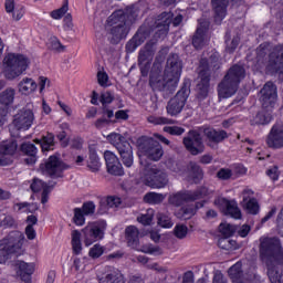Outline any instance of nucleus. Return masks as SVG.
Returning <instances> with one entry per match:
<instances>
[{
    "mask_svg": "<svg viewBox=\"0 0 283 283\" xmlns=\"http://www.w3.org/2000/svg\"><path fill=\"white\" fill-rule=\"evenodd\" d=\"M260 259L268 266L271 283H283V249L280 239L262 237L259 248Z\"/></svg>",
    "mask_w": 283,
    "mask_h": 283,
    "instance_id": "obj_1",
    "label": "nucleus"
},
{
    "mask_svg": "<svg viewBox=\"0 0 283 283\" xmlns=\"http://www.w3.org/2000/svg\"><path fill=\"white\" fill-rule=\"evenodd\" d=\"M268 52V44H261L256 49L255 70H264L265 67L270 74H283V44L274 46L266 60Z\"/></svg>",
    "mask_w": 283,
    "mask_h": 283,
    "instance_id": "obj_2",
    "label": "nucleus"
},
{
    "mask_svg": "<svg viewBox=\"0 0 283 283\" xmlns=\"http://www.w3.org/2000/svg\"><path fill=\"white\" fill-rule=\"evenodd\" d=\"M260 102L262 104L263 109L254 117L255 125H269L271 120H273V116L271 115V109L275 107V103L277 102V87L272 82L265 83L263 88L261 90Z\"/></svg>",
    "mask_w": 283,
    "mask_h": 283,
    "instance_id": "obj_3",
    "label": "nucleus"
},
{
    "mask_svg": "<svg viewBox=\"0 0 283 283\" xmlns=\"http://www.w3.org/2000/svg\"><path fill=\"white\" fill-rule=\"evenodd\" d=\"M244 76V67L241 65L232 66L218 86L219 98H231V96L238 92L240 81H242Z\"/></svg>",
    "mask_w": 283,
    "mask_h": 283,
    "instance_id": "obj_4",
    "label": "nucleus"
},
{
    "mask_svg": "<svg viewBox=\"0 0 283 283\" xmlns=\"http://www.w3.org/2000/svg\"><path fill=\"white\" fill-rule=\"evenodd\" d=\"M108 24L111 25L108 40L114 45L120 43V41H123V39L129 34V27L127 25V13H125L123 10L113 12L108 18Z\"/></svg>",
    "mask_w": 283,
    "mask_h": 283,
    "instance_id": "obj_5",
    "label": "nucleus"
},
{
    "mask_svg": "<svg viewBox=\"0 0 283 283\" xmlns=\"http://www.w3.org/2000/svg\"><path fill=\"white\" fill-rule=\"evenodd\" d=\"M4 76L9 81L19 78L30 66V60L23 54L9 53L4 60Z\"/></svg>",
    "mask_w": 283,
    "mask_h": 283,
    "instance_id": "obj_6",
    "label": "nucleus"
},
{
    "mask_svg": "<svg viewBox=\"0 0 283 283\" xmlns=\"http://www.w3.org/2000/svg\"><path fill=\"white\" fill-rule=\"evenodd\" d=\"M25 242V235L20 231L11 232L0 241V264H6L12 253H21V248Z\"/></svg>",
    "mask_w": 283,
    "mask_h": 283,
    "instance_id": "obj_7",
    "label": "nucleus"
},
{
    "mask_svg": "<svg viewBox=\"0 0 283 283\" xmlns=\"http://www.w3.org/2000/svg\"><path fill=\"white\" fill-rule=\"evenodd\" d=\"M140 165L143 169L142 179L147 187H151V189H163V187H167L169 179H167V172L165 170H160L158 167L149 164H144L143 159H140Z\"/></svg>",
    "mask_w": 283,
    "mask_h": 283,
    "instance_id": "obj_8",
    "label": "nucleus"
},
{
    "mask_svg": "<svg viewBox=\"0 0 283 283\" xmlns=\"http://www.w3.org/2000/svg\"><path fill=\"white\" fill-rule=\"evenodd\" d=\"M107 223L103 220L91 221L82 229V238L84 247H92L94 242L105 238Z\"/></svg>",
    "mask_w": 283,
    "mask_h": 283,
    "instance_id": "obj_9",
    "label": "nucleus"
},
{
    "mask_svg": "<svg viewBox=\"0 0 283 283\" xmlns=\"http://www.w3.org/2000/svg\"><path fill=\"white\" fill-rule=\"evenodd\" d=\"M213 193L209 188L202 187L198 190L191 191H179L169 196L168 202L174 207H181L186 202H193V200H200L202 198H209Z\"/></svg>",
    "mask_w": 283,
    "mask_h": 283,
    "instance_id": "obj_10",
    "label": "nucleus"
},
{
    "mask_svg": "<svg viewBox=\"0 0 283 283\" xmlns=\"http://www.w3.org/2000/svg\"><path fill=\"white\" fill-rule=\"evenodd\" d=\"M32 125H34V112L30 108H22L13 116L9 132L17 136V132H28Z\"/></svg>",
    "mask_w": 283,
    "mask_h": 283,
    "instance_id": "obj_11",
    "label": "nucleus"
},
{
    "mask_svg": "<svg viewBox=\"0 0 283 283\" xmlns=\"http://www.w3.org/2000/svg\"><path fill=\"white\" fill-rule=\"evenodd\" d=\"M164 74L168 78V83L178 85L182 74V62H180L178 54H172L168 57Z\"/></svg>",
    "mask_w": 283,
    "mask_h": 283,
    "instance_id": "obj_12",
    "label": "nucleus"
},
{
    "mask_svg": "<svg viewBox=\"0 0 283 283\" xmlns=\"http://www.w3.org/2000/svg\"><path fill=\"white\" fill-rule=\"evenodd\" d=\"M139 151L144 154L150 160L158 161L163 158L165 150L160 143L153 138H146L142 144H139Z\"/></svg>",
    "mask_w": 283,
    "mask_h": 283,
    "instance_id": "obj_13",
    "label": "nucleus"
},
{
    "mask_svg": "<svg viewBox=\"0 0 283 283\" xmlns=\"http://www.w3.org/2000/svg\"><path fill=\"white\" fill-rule=\"evenodd\" d=\"M184 146L191 156H198L205 151V142L202 135L196 130H190L186 137H184Z\"/></svg>",
    "mask_w": 283,
    "mask_h": 283,
    "instance_id": "obj_14",
    "label": "nucleus"
},
{
    "mask_svg": "<svg viewBox=\"0 0 283 283\" xmlns=\"http://www.w3.org/2000/svg\"><path fill=\"white\" fill-rule=\"evenodd\" d=\"M42 171L52 178H61L67 166L56 156H50L45 164L41 165Z\"/></svg>",
    "mask_w": 283,
    "mask_h": 283,
    "instance_id": "obj_15",
    "label": "nucleus"
},
{
    "mask_svg": "<svg viewBox=\"0 0 283 283\" xmlns=\"http://www.w3.org/2000/svg\"><path fill=\"white\" fill-rule=\"evenodd\" d=\"M229 277L232 280L233 283H244L252 282L253 277H255V268L251 266L249 272L242 271V262H237L232 265L228 271Z\"/></svg>",
    "mask_w": 283,
    "mask_h": 283,
    "instance_id": "obj_16",
    "label": "nucleus"
},
{
    "mask_svg": "<svg viewBox=\"0 0 283 283\" xmlns=\"http://www.w3.org/2000/svg\"><path fill=\"white\" fill-rule=\"evenodd\" d=\"M14 90L8 88L0 94V127L8 123V114H10V105L14 103Z\"/></svg>",
    "mask_w": 283,
    "mask_h": 283,
    "instance_id": "obj_17",
    "label": "nucleus"
},
{
    "mask_svg": "<svg viewBox=\"0 0 283 283\" xmlns=\"http://www.w3.org/2000/svg\"><path fill=\"white\" fill-rule=\"evenodd\" d=\"M187 98H189V93H187V90L182 88L168 102L166 107L167 114H169V116H178V114L185 109Z\"/></svg>",
    "mask_w": 283,
    "mask_h": 283,
    "instance_id": "obj_18",
    "label": "nucleus"
},
{
    "mask_svg": "<svg viewBox=\"0 0 283 283\" xmlns=\"http://www.w3.org/2000/svg\"><path fill=\"white\" fill-rule=\"evenodd\" d=\"M171 21L172 25L175 28H178V25L182 23V14H178L176 18H174V13L164 12L158 15L155 24L156 28H158L159 32H161V34H167V32H169V25H171Z\"/></svg>",
    "mask_w": 283,
    "mask_h": 283,
    "instance_id": "obj_19",
    "label": "nucleus"
},
{
    "mask_svg": "<svg viewBox=\"0 0 283 283\" xmlns=\"http://www.w3.org/2000/svg\"><path fill=\"white\" fill-rule=\"evenodd\" d=\"M214 207H218L220 211L226 213V216L234 218V220H240V218H242V212L240 211V208H238V203L235 201H229L222 197H218L214 200Z\"/></svg>",
    "mask_w": 283,
    "mask_h": 283,
    "instance_id": "obj_20",
    "label": "nucleus"
},
{
    "mask_svg": "<svg viewBox=\"0 0 283 283\" xmlns=\"http://www.w3.org/2000/svg\"><path fill=\"white\" fill-rule=\"evenodd\" d=\"M17 142L7 140L0 143V166L7 167V165H12V156L17 153Z\"/></svg>",
    "mask_w": 283,
    "mask_h": 283,
    "instance_id": "obj_21",
    "label": "nucleus"
},
{
    "mask_svg": "<svg viewBox=\"0 0 283 283\" xmlns=\"http://www.w3.org/2000/svg\"><path fill=\"white\" fill-rule=\"evenodd\" d=\"M104 159L106 163L108 174L112 176H123L125 172L123 171V165L118 160V157L109 150L104 153Z\"/></svg>",
    "mask_w": 283,
    "mask_h": 283,
    "instance_id": "obj_22",
    "label": "nucleus"
},
{
    "mask_svg": "<svg viewBox=\"0 0 283 283\" xmlns=\"http://www.w3.org/2000/svg\"><path fill=\"white\" fill-rule=\"evenodd\" d=\"M149 85L155 92H163V90H171V87L177 86V84L169 83V78L165 76V73L164 76L158 75L157 73H151Z\"/></svg>",
    "mask_w": 283,
    "mask_h": 283,
    "instance_id": "obj_23",
    "label": "nucleus"
},
{
    "mask_svg": "<svg viewBox=\"0 0 283 283\" xmlns=\"http://www.w3.org/2000/svg\"><path fill=\"white\" fill-rule=\"evenodd\" d=\"M266 144L273 149H280L283 147V125H275L272 127Z\"/></svg>",
    "mask_w": 283,
    "mask_h": 283,
    "instance_id": "obj_24",
    "label": "nucleus"
},
{
    "mask_svg": "<svg viewBox=\"0 0 283 283\" xmlns=\"http://www.w3.org/2000/svg\"><path fill=\"white\" fill-rule=\"evenodd\" d=\"M15 271L17 274L21 277L22 282L30 283L32 281V274L34 273V263L17 261Z\"/></svg>",
    "mask_w": 283,
    "mask_h": 283,
    "instance_id": "obj_25",
    "label": "nucleus"
},
{
    "mask_svg": "<svg viewBox=\"0 0 283 283\" xmlns=\"http://www.w3.org/2000/svg\"><path fill=\"white\" fill-rule=\"evenodd\" d=\"M39 84L32 77H23L18 84V92L23 96H30L36 92Z\"/></svg>",
    "mask_w": 283,
    "mask_h": 283,
    "instance_id": "obj_26",
    "label": "nucleus"
},
{
    "mask_svg": "<svg viewBox=\"0 0 283 283\" xmlns=\"http://www.w3.org/2000/svg\"><path fill=\"white\" fill-rule=\"evenodd\" d=\"M99 283H125V276L114 268H106V274L99 277Z\"/></svg>",
    "mask_w": 283,
    "mask_h": 283,
    "instance_id": "obj_27",
    "label": "nucleus"
},
{
    "mask_svg": "<svg viewBox=\"0 0 283 283\" xmlns=\"http://www.w3.org/2000/svg\"><path fill=\"white\" fill-rule=\"evenodd\" d=\"M211 4L214 10V20L217 23H220V21L227 17L229 0H211Z\"/></svg>",
    "mask_w": 283,
    "mask_h": 283,
    "instance_id": "obj_28",
    "label": "nucleus"
},
{
    "mask_svg": "<svg viewBox=\"0 0 283 283\" xmlns=\"http://www.w3.org/2000/svg\"><path fill=\"white\" fill-rule=\"evenodd\" d=\"M207 41V25L200 24L192 38V45L196 48V50H200V48H205Z\"/></svg>",
    "mask_w": 283,
    "mask_h": 283,
    "instance_id": "obj_29",
    "label": "nucleus"
},
{
    "mask_svg": "<svg viewBox=\"0 0 283 283\" xmlns=\"http://www.w3.org/2000/svg\"><path fill=\"white\" fill-rule=\"evenodd\" d=\"M6 10L10 14L12 12V19L14 21H21L23 19V14H25V10L22 6H15L14 0H6Z\"/></svg>",
    "mask_w": 283,
    "mask_h": 283,
    "instance_id": "obj_30",
    "label": "nucleus"
},
{
    "mask_svg": "<svg viewBox=\"0 0 283 283\" xmlns=\"http://www.w3.org/2000/svg\"><path fill=\"white\" fill-rule=\"evenodd\" d=\"M21 149L23 154L28 156L27 158H24V163H27V165H34L36 163L38 154L36 146H34V144L24 143L21 145Z\"/></svg>",
    "mask_w": 283,
    "mask_h": 283,
    "instance_id": "obj_31",
    "label": "nucleus"
},
{
    "mask_svg": "<svg viewBox=\"0 0 283 283\" xmlns=\"http://www.w3.org/2000/svg\"><path fill=\"white\" fill-rule=\"evenodd\" d=\"M123 165L126 167H132L134 165V150H132L130 144H125V146L118 150Z\"/></svg>",
    "mask_w": 283,
    "mask_h": 283,
    "instance_id": "obj_32",
    "label": "nucleus"
},
{
    "mask_svg": "<svg viewBox=\"0 0 283 283\" xmlns=\"http://www.w3.org/2000/svg\"><path fill=\"white\" fill-rule=\"evenodd\" d=\"M87 168L93 172L99 171L101 169V158L96 154V148L92 146L88 148Z\"/></svg>",
    "mask_w": 283,
    "mask_h": 283,
    "instance_id": "obj_33",
    "label": "nucleus"
},
{
    "mask_svg": "<svg viewBox=\"0 0 283 283\" xmlns=\"http://www.w3.org/2000/svg\"><path fill=\"white\" fill-rule=\"evenodd\" d=\"M202 207H205V203H197V207H187V208H181L177 213V218H179L180 220H189L191 218H193V216H196V211H198V209H202Z\"/></svg>",
    "mask_w": 283,
    "mask_h": 283,
    "instance_id": "obj_34",
    "label": "nucleus"
},
{
    "mask_svg": "<svg viewBox=\"0 0 283 283\" xmlns=\"http://www.w3.org/2000/svg\"><path fill=\"white\" fill-rule=\"evenodd\" d=\"M106 138L111 145L116 147L117 151L123 149L125 145H129V142L118 133H111Z\"/></svg>",
    "mask_w": 283,
    "mask_h": 283,
    "instance_id": "obj_35",
    "label": "nucleus"
},
{
    "mask_svg": "<svg viewBox=\"0 0 283 283\" xmlns=\"http://www.w3.org/2000/svg\"><path fill=\"white\" fill-rule=\"evenodd\" d=\"M71 244L73 249V253L75 255H81L83 252V242L81 241V231L73 230L71 232Z\"/></svg>",
    "mask_w": 283,
    "mask_h": 283,
    "instance_id": "obj_36",
    "label": "nucleus"
},
{
    "mask_svg": "<svg viewBox=\"0 0 283 283\" xmlns=\"http://www.w3.org/2000/svg\"><path fill=\"white\" fill-rule=\"evenodd\" d=\"M205 134L211 143H222V140L228 137L227 132L216 130L213 128H207Z\"/></svg>",
    "mask_w": 283,
    "mask_h": 283,
    "instance_id": "obj_37",
    "label": "nucleus"
},
{
    "mask_svg": "<svg viewBox=\"0 0 283 283\" xmlns=\"http://www.w3.org/2000/svg\"><path fill=\"white\" fill-rule=\"evenodd\" d=\"M35 143L41 145L42 151H52V149H54V135L48 133L42 139H35Z\"/></svg>",
    "mask_w": 283,
    "mask_h": 283,
    "instance_id": "obj_38",
    "label": "nucleus"
},
{
    "mask_svg": "<svg viewBox=\"0 0 283 283\" xmlns=\"http://www.w3.org/2000/svg\"><path fill=\"white\" fill-rule=\"evenodd\" d=\"M188 170L190 180H193L195 182H200V180H202V169L198 164L190 163L188 165Z\"/></svg>",
    "mask_w": 283,
    "mask_h": 283,
    "instance_id": "obj_39",
    "label": "nucleus"
},
{
    "mask_svg": "<svg viewBox=\"0 0 283 283\" xmlns=\"http://www.w3.org/2000/svg\"><path fill=\"white\" fill-rule=\"evenodd\" d=\"M125 233L128 244L134 245L138 243V238L140 235L138 228H136L135 226H129L126 228Z\"/></svg>",
    "mask_w": 283,
    "mask_h": 283,
    "instance_id": "obj_40",
    "label": "nucleus"
},
{
    "mask_svg": "<svg viewBox=\"0 0 283 283\" xmlns=\"http://www.w3.org/2000/svg\"><path fill=\"white\" fill-rule=\"evenodd\" d=\"M15 211H21V213H34V211L39 210V205L36 203H28V202H20L13 206Z\"/></svg>",
    "mask_w": 283,
    "mask_h": 283,
    "instance_id": "obj_41",
    "label": "nucleus"
},
{
    "mask_svg": "<svg viewBox=\"0 0 283 283\" xmlns=\"http://www.w3.org/2000/svg\"><path fill=\"white\" fill-rule=\"evenodd\" d=\"M154 209L149 208L146 210L145 213H142L137 217V222H139V224H143L144 227H149V224L154 222Z\"/></svg>",
    "mask_w": 283,
    "mask_h": 283,
    "instance_id": "obj_42",
    "label": "nucleus"
},
{
    "mask_svg": "<svg viewBox=\"0 0 283 283\" xmlns=\"http://www.w3.org/2000/svg\"><path fill=\"white\" fill-rule=\"evenodd\" d=\"M154 61V50L151 46H146L139 52L138 63H151Z\"/></svg>",
    "mask_w": 283,
    "mask_h": 283,
    "instance_id": "obj_43",
    "label": "nucleus"
},
{
    "mask_svg": "<svg viewBox=\"0 0 283 283\" xmlns=\"http://www.w3.org/2000/svg\"><path fill=\"white\" fill-rule=\"evenodd\" d=\"M207 65V67H211L212 70H218L219 65H220V53L218 52H213L209 60H201V65Z\"/></svg>",
    "mask_w": 283,
    "mask_h": 283,
    "instance_id": "obj_44",
    "label": "nucleus"
},
{
    "mask_svg": "<svg viewBox=\"0 0 283 283\" xmlns=\"http://www.w3.org/2000/svg\"><path fill=\"white\" fill-rule=\"evenodd\" d=\"M242 205L245 211H248V213H251L252 216H255L258 211H260V205L255 199H250L249 201H242Z\"/></svg>",
    "mask_w": 283,
    "mask_h": 283,
    "instance_id": "obj_45",
    "label": "nucleus"
},
{
    "mask_svg": "<svg viewBox=\"0 0 283 283\" xmlns=\"http://www.w3.org/2000/svg\"><path fill=\"white\" fill-rule=\"evenodd\" d=\"M145 202H148V205H160L163 200H165V196L161 193L156 192H148L144 197Z\"/></svg>",
    "mask_w": 283,
    "mask_h": 283,
    "instance_id": "obj_46",
    "label": "nucleus"
},
{
    "mask_svg": "<svg viewBox=\"0 0 283 283\" xmlns=\"http://www.w3.org/2000/svg\"><path fill=\"white\" fill-rule=\"evenodd\" d=\"M157 223L159 227H163V229H171V227H174V221H171V218L163 212L157 214Z\"/></svg>",
    "mask_w": 283,
    "mask_h": 283,
    "instance_id": "obj_47",
    "label": "nucleus"
},
{
    "mask_svg": "<svg viewBox=\"0 0 283 283\" xmlns=\"http://www.w3.org/2000/svg\"><path fill=\"white\" fill-rule=\"evenodd\" d=\"M103 253H105V247H103L99 243H96L90 249L88 256L92 258L93 260H98V258H101Z\"/></svg>",
    "mask_w": 283,
    "mask_h": 283,
    "instance_id": "obj_48",
    "label": "nucleus"
},
{
    "mask_svg": "<svg viewBox=\"0 0 283 283\" xmlns=\"http://www.w3.org/2000/svg\"><path fill=\"white\" fill-rule=\"evenodd\" d=\"M238 228L235 226H231V223H221L219 226V231L224 235V238H231L233 233H235Z\"/></svg>",
    "mask_w": 283,
    "mask_h": 283,
    "instance_id": "obj_49",
    "label": "nucleus"
},
{
    "mask_svg": "<svg viewBox=\"0 0 283 283\" xmlns=\"http://www.w3.org/2000/svg\"><path fill=\"white\" fill-rule=\"evenodd\" d=\"M148 123L151 125H174V119L167 117L149 116Z\"/></svg>",
    "mask_w": 283,
    "mask_h": 283,
    "instance_id": "obj_50",
    "label": "nucleus"
},
{
    "mask_svg": "<svg viewBox=\"0 0 283 283\" xmlns=\"http://www.w3.org/2000/svg\"><path fill=\"white\" fill-rule=\"evenodd\" d=\"M73 221H74V224H76V227H83V224H85V213L81 208L74 209Z\"/></svg>",
    "mask_w": 283,
    "mask_h": 283,
    "instance_id": "obj_51",
    "label": "nucleus"
},
{
    "mask_svg": "<svg viewBox=\"0 0 283 283\" xmlns=\"http://www.w3.org/2000/svg\"><path fill=\"white\" fill-rule=\"evenodd\" d=\"M48 48L49 50H53L54 52H63V46L61 45V41H59V38L51 36L48 41Z\"/></svg>",
    "mask_w": 283,
    "mask_h": 283,
    "instance_id": "obj_52",
    "label": "nucleus"
},
{
    "mask_svg": "<svg viewBox=\"0 0 283 283\" xmlns=\"http://www.w3.org/2000/svg\"><path fill=\"white\" fill-rule=\"evenodd\" d=\"M174 233L176 238L184 240V238H187V233H189V228L185 224H177L174 229Z\"/></svg>",
    "mask_w": 283,
    "mask_h": 283,
    "instance_id": "obj_53",
    "label": "nucleus"
},
{
    "mask_svg": "<svg viewBox=\"0 0 283 283\" xmlns=\"http://www.w3.org/2000/svg\"><path fill=\"white\" fill-rule=\"evenodd\" d=\"M31 190L34 191V193H38V191H45V187H50L48 184L43 182L41 179H34L31 184Z\"/></svg>",
    "mask_w": 283,
    "mask_h": 283,
    "instance_id": "obj_54",
    "label": "nucleus"
},
{
    "mask_svg": "<svg viewBox=\"0 0 283 283\" xmlns=\"http://www.w3.org/2000/svg\"><path fill=\"white\" fill-rule=\"evenodd\" d=\"M164 132H166V134H170L171 136H182L185 128L179 126H165Z\"/></svg>",
    "mask_w": 283,
    "mask_h": 283,
    "instance_id": "obj_55",
    "label": "nucleus"
},
{
    "mask_svg": "<svg viewBox=\"0 0 283 283\" xmlns=\"http://www.w3.org/2000/svg\"><path fill=\"white\" fill-rule=\"evenodd\" d=\"M239 44H240V38L238 36L233 38L231 41L226 40L227 52H229L230 54L235 52V49L238 48Z\"/></svg>",
    "mask_w": 283,
    "mask_h": 283,
    "instance_id": "obj_56",
    "label": "nucleus"
},
{
    "mask_svg": "<svg viewBox=\"0 0 283 283\" xmlns=\"http://www.w3.org/2000/svg\"><path fill=\"white\" fill-rule=\"evenodd\" d=\"M81 209L84 216H92L94 214V211H96V205H94L92 201H87L83 203Z\"/></svg>",
    "mask_w": 283,
    "mask_h": 283,
    "instance_id": "obj_57",
    "label": "nucleus"
},
{
    "mask_svg": "<svg viewBox=\"0 0 283 283\" xmlns=\"http://www.w3.org/2000/svg\"><path fill=\"white\" fill-rule=\"evenodd\" d=\"M67 10H69L67 4H64L60 9L52 11L51 17L52 19H55V20L63 19V17H65V14L67 13Z\"/></svg>",
    "mask_w": 283,
    "mask_h": 283,
    "instance_id": "obj_58",
    "label": "nucleus"
},
{
    "mask_svg": "<svg viewBox=\"0 0 283 283\" xmlns=\"http://www.w3.org/2000/svg\"><path fill=\"white\" fill-rule=\"evenodd\" d=\"M142 253H148L149 255H156V254H160V248L158 247H154L151 244H147V245H143L140 248Z\"/></svg>",
    "mask_w": 283,
    "mask_h": 283,
    "instance_id": "obj_59",
    "label": "nucleus"
},
{
    "mask_svg": "<svg viewBox=\"0 0 283 283\" xmlns=\"http://www.w3.org/2000/svg\"><path fill=\"white\" fill-rule=\"evenodd\" d=\"M120 198L119 197H107L106 199V205L107 207H109L111 209H114L116 207H120Z\"/></svg>",
    "mask_w": 283,
    "mask_h": 283,
    "instance_id": "obj_60",
    "label": "nucleus"
},
{
    "mask_svg": "<svg viewBox=\"0 0 283 283\" xmlns=\"http://www.w3.org/2000/svg\"><path fill=\"white\" fill-rule=\"evenodd\" d=\"M217 176L220 180H229L233 176V172L229 168H222L218 171Z\"/></svg>",
    "mask_w": 283,
    "mask_h": 283,
    "instance_id": "obj_61",
    "label": "nucleus"
},
{
    "mask_svg": "<svg viewBox=\"0 0 283 283\" xmlns=\"http://www.w3.org/2000/svg\"><path fill=\"white\" fill-rule=\"evenodd\" d=\"M99 101L102 105H109L114 101V94H112L111 92L102 93Z\"/></svg>",
    "mask_w": 283,
    "mask_h": 283,
    "instance_id": "obj_62",
    "label": "nucleus"
},
{
    "mask_svg": "<svg viewBox=\"0 0 283 283\" xmlns=\"http://www.w3.org/2000/svg\"><path fill=\"white\" fill-rule=\"evenodd\" d=\"M0 222L3 227H14L15 224L14 218L10 214H3V219H0Z\"/></svg>",
    "mask_w": 283,
    "mask_h": 283,
    "instance_id": "obj_63",
    "label": "nucleus"
},
{
    "mask_svg": "<svg viewBox=\"0 0 283 283\" xmlns=\"http://www.w3.org/2000/svg\"><path fill=\"white\" fill-rule=\"evenodd\" d=\"M212 283H229L227 281V277H224V274L222 272L217 271L213 275Z\"/></svg>",
    "mask_w": 283,
    "mask_h": 283,
    "instance_id": "obj_64",
    "label": "nucleus"
}]
</instances>
